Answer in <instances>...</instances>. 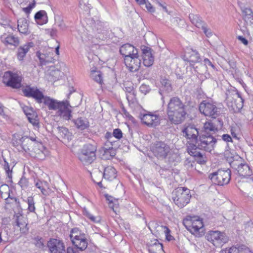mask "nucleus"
Masks as SVG:
<instances>
[{"mask_svg": "<svg viewBox=\"0 0 253 253\" xmlns=\"http://www.w3.org/2000/svg\"><path fill=\"white\" fill-rule=\"evenodd\" d=\"M223 125V121L220 119L214 121L206 122L195 143H189L187 144V150L188 154L191 156L201 158L203 155L197 149L209 152L213 150L217 142L214 134L222 127Z\"/></svg>", "mask_w": 253, "mask_h": 253, "instance_id": "obj_1", "label": "nucleus"}, {"mask_svg": "<svg viewBox=\"0 0 253 253\" xmlns=\"http://www.w3.org/2000/svg\"><path fill=\"white\" fill-rule=\"evenodd\" d=\"M187 106L178 97H171L168 104L167 114L169 121L178 125L186 119Z\"/></svg>", "mask_w": 253, "mask_h": 253, "instance_id": "obj_2", "label": "nucleus"}, {"mask_svg": "<svg viewBox=\"0 0 253 253\" xmlns=\"http://www.w3.org/2000/svg\"><path fill=\"white\" fill-rule=\"evenodd\" d=\"M42 103L50 110H57V114L64 120H69L72 117L71 107L68 101H58L56 99L45 96Z\"/></svg>", "mask_w": 253, "mask_h": 253, "instance_id": "obj_3", "label": "nucleus"}, {"mask_svg": "<svg viewBox=\"0 0 253 253\" xmlns=\"http://www.w3.org/2000/svg\"><path fill=\"white\" fill-rule=\"evenodd\" d=\"M150 150L153 155L160 160L166 159L171 153L170 145L162 140L153 142L150 146Z\"/></svg>", "mask_w": 253, "mask_h": 253, "instance_id": "obj_4", "label": "nucleus"}, {"mask_svg": "<svg viewBox=\"0 0 253 253\" xmlns=\"http://www.w3.org/2000/svg\"><path fill=\"white\" fill-rule=\"evenodd\" d=\"M190 190L186 187H179L172 193V199L179 208H182L190 202L191 198Z\"/></svg>", "mask_w": 253, "mask_h": 253, "instance_id": "obj_5", "label": "nucleus"}, {"mask_svg": "<svg viewBox=\"0 0 253 253\" xmlns=\"http://www.w3.org/2000/svg\"><path fill=\"white\" fill-rule=\"evenodd\" d=\"M96 151L95 145L90 143L86 144L83 146L79 153V159L84 165H90L96 159Z\"/></svg>", "mask_w": 253, "mask_h": 253, "instance_id": "obj_6", "label": "nucleus"}, {"mask_svg": "<svg viewBox=\"0 0 253 253\" xmlns=\"http://www.w3.org/2000/svg\"><path fill=\"white\" fill-rule=\"evenodd\" d=\"M184 224L187 229L195 236L200 237L204 235V224L199 217L187 216L184 220Z\"/></svg>", "mask_w": 253, "mask_h": 253, "instance_id": "obj_7", "label": "nucleus"}, {"mask_svg": "<svg viewBox=\"0 0 253 253\" xmlns=\"http://www.w3.org/2000/svg\"><path fill=\"white\" fill-rule=\"evenodd\" d=\"M200 112L206 116L216 118L220 113V108L215 102L212 101L204 100L199 105Z\"/></svg>", "mask_w": 253, "mask_h": 253, "instance_id": "obj_8", "label": "nucleus"}, {"mask_svg": "<svg viewBox=\"0 0 253 253\" xmlns=\"http://www.w3.org/2000/svg\"><path fill=\"white\" fill-rule=\"evenodd\" d=\"M226 101L229 109L234 113L239 112L243 107L244 99L238 91L226 93Z\"/></svg>", "mask_w": 253, "mask_h": 253, "instance_id": "obj_9", "label": "nucleus"}, {"mask_svg": "<svg viewBox=\"0 0 253 253\" xmlns=\"http://www.w3.org/2000/svg\"><path fill=\"white\" fill-rule=\"evenodd\" d=\"M231 172L229 169H218L217 171L211 173L209 178L215 184L223 186L229 183L231 179Z\"/></svg>", "mask_w": 253, "mask_h": 253, "instance_id": "obj_10", "label": "nucleus"}, {"mask_svg": "<svg viewBox=\"0 0 253 253\" xmlns=\"http://www.w3.org/2000/svg\"><path fill=\"white\" fill-rule=\"evenodd\" d=\"M70 237L72 244L79 248L80 251H83L87 248L88 243L85 235L81 234L78 228H74L72 229Z\"/></svg>", "mask_w": 253, "mask_h": 253, "instance_id": "obj_11", "label": "nucleus"}, {"mask_svg": "<svg viewBox=\"0 0 253 253\" xmlns=\"http://www.w3.org/2000/svg\"><path fill=\"white\" fill-rule=\"evenodd\" d=\"M206 237L208 241L211 242L216 247H221L229 240L225 233L219 231H210Z\"/></svg>", "mask_w": 253, "mask_h": 253, "instance_id": "obj_12", "label": "nucleus"}, {"mask_svg": "<svg viewBox=\"0 0 253 253\" xmlns=\"http://www.w3.org/2000/svg\"><path fill=\"white\" fill-rule=\"evenodd\" d=\"M200 132L194 125L185 124L182 127L181 135L190 143L195 142Z\"/></svg>", "mask_w": 253, "mask_h": 253, "instance_id": "obj_13", "label": "nucleus"}, {"mask_svg": "<svg viewBox=\"0 0 253 253\" xmlns=\"http://www.w3.org/2000/svg\"><path fill=\"white\" fill-rule=\"evenodd\" d=\"M3 82L8 86L19 88L21 85V78L17 74L7 71L3 76Z\"/></svg>", "mask_w": 253, "mask_h": 253, "instance_id": "obj_14", "label": "nucleus"}, {"mask_svg": "<svg viewBox=\"0 0 253 253\" xmlns=\"http://www.w3.org/2000/svg\"><path fill=\"white\" fill-rule=\"evenodd\" d=\"M22 91L25 96L34 99L38 103H42V100L45 97L43 93L37 87L26 86L22 89Z\"/></svg>", "mask_w": 253, "mask_h": 253, "instance_id": "obj_15", "label": "nucleus"}, {"mask_svg": "<svg viewBox=\"0 0 253 253\" xmlns=\"http://www.w3.org/2000/svg\"><path fill=\"white\" fill-rule=\"evenodd\" d=\"M124 62L126 67L132 72L138 71L141 65V59L138 52L135 55H132L124 58Z\"/></svg>", "mask_w": 253, "mask_h": 253, "instance_id": "obj_16", "label": "nucleus"}, {"mask_svg": "<svg viewBox=\"0 0 253 253\" xmlns=\"http://www.w3.org/2000/svg\"><path fill=\"white\" fill-rule=\"evenodd\" d=\"M50 253H66L65 246L62 241L51 239L47 243Z\"/></svg>", "mask_w": 253, "mask_h": 253, "instance_id": "obj_17", "label": "nucleus"}, {"mask_svg": "<svg viewBox=\"0 0 253 253\" xmlns=\"http://www.w3.org/2000/svg\"><path fill=\"white\" fill-rule=\"evenodd\" d=\"M139 118L143 124L149 126H156L160 123L159 116L150 113L140 114Z\"/></svg>", "mask_w": 253, "mask_h": 253, "instance_id": "obj_18", "label": "nucleus"}, {"mask_svg": "<svg viewBox=\"0 0 253 253\" xmlns=\"http://www.w3.org/2000/svg\"><path fill=\"white\" fill-rule=\"evenodd\" d=\"M47 153V150L42 144L38 142L29 153L32 157L42 160L45 159Z\"/></svg>", "mask_w": 253, "mask_h": 253, "instance_id": "obj_19", "label": "nucleus"}, {"mask_svg": "<svg viewBox=\"0 0 253 253\" xmlns=\"http://www.w3.org/2000/svg\"><path fill=\"white\" fill-rule=\"evenodd\" d=\"M57 132V137L63 143L69 142L72 139V134L68 129L63 126H58L54 128Z\"/></svg>", "mask_w": 253, "mask_h": 253, "instance_id": "obj_20", "label": "nucleus"}, {"mask_svg": "<svg viewBox=\"0 0 253 253\" xmlns=\"http://www.w3.org/2000/svg\"><path fill=\"white\" fill-rule=\"evenodd\" d=\"M38 141L36 140V137L23 136L22 141V151L30 153L32 148L35 146Z\"/></svg>", "mask_w": 253, "mask_h": 253, "instance_id": "obj_21", "label": "nucleus"}, {"mask_svg": "<svg viewBox=\"0 0 253 253\" xmlns=\"http://www.w3.org/2000/svg\"><path fill=\"white\" fill-rule=\"evenodd\" d=\"M120 53L124 57H129L132 55H135L138 52L137 49L136 48L132 45L126 43L123 45L120 48Z\"/></svg>", "mask_w": 253, "mask_h": 253, "instance_id": "obj_22", "label": "nucleus"}, {"mask_svg": "<svg viewBox=\"0 0 253 253\" xmlns=\"http://www.w3.org/2000/svg\"><path fill=\"white\" fill-rule=\"evenodd\" d=\"M143 54V64L146 67H150L153 64L154 57L152 53V50L148 47L144 46L142 48Z\"/></svg>", "mask_w": 253, "mask_h": 253, "instance_id": "obj_23", "label": "nucleus"}, {"mask_svg": "<svg viewBox=\"0 0 253 253\" xmlns=\"http://www.w3.org/2000/svg\"><path fill=\"white\" fill-rule=\"evenodd\" d=\"M53 53L50 52L42 53L40 51L36 53V55L40 60V65L43 66L50 63H52L54 59Z\"/></svg>", "mask_w": 253, "mask_h": 253, "instance_id": "obj_24", "label": "nucleus"}, {"mask_svg": "<svg viewBox=\"0 0 253 253\" xmlns=\"http://www.w3.org/2000/svg\"><path fill=\"white\" fill-rule=\"evenodd\" d=\"M147 246L150 253H163L164 252L163 244L157 239L151 240L148 243Z\"/></svg>", "mask_w": 253, "mask_h": 253, "instance_id": "obj_25", "label": "nucleus"}, {"mask_svg": "<svg viewBox=\"0 0 253 253\" xmlns=\"http://www.w3.org/2000/svg\"><path fill=\"white\" fill-rule=\"evenodd\" d=\"M184 60L191 63H198L200 61L201 58L198 51L189 49L185 53Z\"/></svg>", "mask_w": 253, "mask_h": 253, "instance_id": "obj_26", "label": "nucleus"}, {"mask_svg": "<svg viewBox=\"0 0 253 253\" xmlns=\"http://www.w3.org/2000/svg\"><path fill=\"white\" fill-rule=\"evenodd\" d=\"M113 137V133H111L110 132H107L105 134V138L106 139H107V141L105 143V146L107 147H105V152L106 153L109 152L111 154L110 156L111 157H113L115 155L112 147V144L111 141Z\"/></svg>", "mask_w": 253, "mask_h": 253, "instance_id": "obj_27", "label": "nucleus"}, {"mask_svg": "<svg viewBox=\"0 0 253 253\" xmlns=\"http://www.w3.org/2000/svg\"><path fill=\"white\" fill-rule=\"evenodd\" d=\"M34 18L38 24L42 25L48 22L47 13L44 10H40L35 15Z\"/></svg>", "mask_w": 253, "mask_h": 253, "instance_id": "obj_28", "label": "nucleus"}, {"mask_svg": "<svg viewBox=\"0 0 253 253\" xmlns=\"http://www.w3.org/2000/svg\"><path fill=\"white\" fill-rule=\"evenodd\" d=\"M117 172L115 169L111 166H108L104 169L103 177L108 180L111 181L117 176Z\"/></svg>", "mask_w": 253, "mask_h": 253, "instance_id": "obj_29", "label": "nucleus"}, {"mask_svg": "<svg viewBox=\"0 0 253 253\" xmlns=\"http://www.w3.org/2000/svg\"><path fill=\"white\" fill-rule=\"evenodd\" d=\"M238 172L240 176L246 177L252 173L249 166L246 163H240L237 168Z\"/></svg>", "mask_w": 253, "mask_h": 253, "instance_id": "obj_30", "label": "nucleus"}, {"mask_svg": "<svg viewBox=\"0 0 253 253\" xmlns=\"http://www.w3.org/2000/svg\"><path fill=\"white\" fill-rule=\"evenodd\" d=\"M33 46L32 42H29L23 46H20L17 49V56L19 60L22 61L25 56L26 53L29 50L30 47Z\"/></svg>", "mask_w": 253, "mask_h": 253, "instance_id": "obj_31", "label": "nucleus"}, {"mask_svg": "<svg viewBox=\"0 0 253 253\" xmlns=\"http://www.w3.org/2000/svg\"><path fill=\"white\" fill-rule=\"evenodd\" d=\"M18 29L20 33L24 34H28L29 24L27 19L22 18L18 20Z\"/></svg>", "mask_w": 253, "mask_h": 253, "instance_id": "obj_32", "label": "nucleus"}, {"mask_svg": "<svg viewBox=\"0 0 253 253\" xmlns=\"http://www.w3.org/2000/svg\"><path fill=\"white\" fill-rule=\"evenodd\" d=\"M242 13L243 14L244 20L247 23L253 24V12L251 8L241 7Z\"/></svg>", "mask_w": 253, "mask_h": 253, "instance_id": "obj_33", "label": "nucleus"}, {"mask_svg": "<svg viewBox=\"0 0 253 253\" xmlns=\"http://www.w3.org/2000/svg\"><path fill=\"white\" fill-rule=\"evenodd\" d=\"M74 122L76 127L81 130H84L89 126L88 121L85 118H79L74 120Z\"/></svg>", "mask_w": 253, "mask_h": 253, "instance_id": "obj_34", "label": "nucleus"}, {"mask_svg": "<svg viewBox=\"0 0 253 253\" xmlns=\"http://www.w3.org/2000/svg\"><path fill=\"white\" fill-rule=\"evenodd\" d=\"M27 223L26 219L23 216H18L16 219V225L20 228L21 232L23 233H26L28 231L27 228Z\"/></svg>", "mask_w": 253, "mask_h": 253, "instance_id": "obj_35", "label": "nucleus"}, {"mask_svg": "<svg viewBox=\"0 0 253 253\" xmlns=\"http://www.w3.org/2000/svg\"><path fill=\"white\" fill-rule=\"evenodd\" d=\"M189 18L193 24L200 28L205 23L198 15L191 13L189 15Z\"/></svg>", "mask_w": 253, "mask_h": 253, "instance_id": "obj_36", "label": "nucleus"}, {"mask_svg": "<svg viewBox=\"0 0 253 253\" xmlns=\"http://www.w3.org/2000/svg\"><path fill=\"white\" fill-rule=\"evenodd\" d=\"M10 188L6 184L0 186V194L2 198L6 200L10 197Z\"/></svg>", "mask_w": 253, "mask_h": 253, "instance_id": "obj_37", "label": "nucleus"}, {"mask_svg": "<svg viewBox=\"0 0 253 253\" xmlns=\"http://www.w3.org/2000/svg\"><path fill=\"white\" fill-rule=\"evenodd\" d=\"M90 77L96 82L100 84H102V74L100 71L92 70L90 73Z\"/></svg>", "mask_w": 253, "mask_h": 253, "instance_id": "obj_38", "label": "nucleus"}, {"mask_svg": "<svg viewBox=\"0 0 253 253\" xmlns=\"http://www.w3.org/2000/svg\"><path fill=\"white\" fill-rule=\"evenodd\" d=\"M4 42L10 45L17 46L19 44V41L17 37L13 35H10L5 38Z\"/></svg>", "mask_w": 253, "mask_h": 253, "instance_id": "obj_39", "label": "nucleus"}, {"mask_svg": "<svg viewBox=\"0 0 253 253\" xmlns=\"http://www.w3.org/2000/svg\"><path fill=\"white\" fill-rule=\"evenodd\" d=\"M26 117L29 122L34 126L39 125V120L38 119V115L35 111L30 114V115H27Z\"/></svg>", "mask_w": 253, "mask_h": 253, "instance_id": "obj_40", "label": "nucleus"}, {"mask_svg": "<svg viewBox=\"0 0 253 253\" xmlns=\"http://www.w3.org/2000/svg\"><path fill=\"white\" fill-rule=\"evenodd\" d=\"M34 244L37 248L42 250H45L46 246L44 244V240L43 238L38 236L34 239Z\"/></svg>", "mask_w": 253, "mask_h": 253, "instance_id": "obj_41", "label": "nucleus"}, {"mask_svg": "<svg viewBox=\"0 0 253 253\" xmlns=\"http://www.w3.org/2000/svg\"><path fill=\"white\" fill-rule=\"evenodd\" d=\"M23 139V136L18 138H16L14 136V138L12 140V144L13 146L17 148L19 151H22V141Z\"/></svg>", "mask_w": 253, "mask_h": 253, "instance_id": "obj_42", "label": "nucleus"}, {"mask_svg": "<svg viewBox=\"0 0 253 253\" xmlns=\"http://www.w3.org/2000/svg\"><path fill=\"white\" fill-rule=\"evenodd\" d=\"M159 230L163 231L166 236V239L167 241H170L173 240V237L170 234V230L166 226H160L158 227Z\"/></svg>", "mask_w": 253, "mask_h": 253, "instance_id": "obj_43", "label": "nucleus"}, {"mask_svg": "<svg viewBox=\"0 0 253 253\" xmlns=\"http://www.w3.org/2000/svg\"><path fill=\"white\" fill-rule=\"evenodd\" d=\"M193 68L197 73L199 74H204L206 73L207 71L206 70V67L205 66L204 63L198 62L197 65L195 67L193 66Z\"/></svg>", "mask_w": 253, "mask_h": 253, "instance_id": "obj_44", "label": "nucleus"}, {"mask_svg": "<svg viewBox=\"0 0 253 253\" xmlns=\"http://www.w3.org/2000/svg\"><path fill=\"white\" fill-rule=\"evenodd\" d=\"M125 91L129 93V95H126V98L128 101H129L130 97H131L130 95H134L133 92V87L132 85H131V83H126L125 85Z\"/></svg>", "mask_w": 253, "mask_h": 253, "instance_id": "obj_45", "label": "nucleus"}, {"mask_svg": "<svg viewBox=\"0 0 253 253\" xmlns=\"http://www.w3.org/2000/svg\"><path fill=\"white\" fill-rule=\"evenodd\" d=\"M161 82L164 89L168 92L172 90V87L169 80L167 79H163Z\"/></svg>", "mask_w": 253, "mask_h": 253, "instance_id": "obj_46", "label": "nucleus"}, {"mask_svg": "<svg viewBox=\"0 0 253 253\" xmlns=\"http://www.w3.org/2000/svg\"><path fill=\"white\" fill-rule=\"evenodd\" d=\"M27 203L28 205V210L30 212H35V202L33 198L32 197H28L27 200Z\"/></svg>", "mask_w": 253, "mask_h": 253, "instance_id": "obj_47", "label": "nucleus"}, {"mask_svg": "<svg viewBox=\"0 0 253 253\" xmlns=\"http://www.w3.org/2000/svg\"><path fill=\"white\" fill-rule=\"evenodd\" d=\"M2 165L3 169L5 170L7 177L11 179L12 178V170L10 169L8 163L5 159H3V163Z\"/></svg>", "mask_w": 253, "mask_h": 253, "instance_id": "obj_48", "label": "nucleus"}, {"mask_svg": "<svg viewBox=\"0 0 253 253\" xmlns=\"http://www.w3.org/2000/svg\"><path fill=\"white\" fill-rule=\"evenodd\" d=\"M18 184L23 189H26L29 185L28 179L23 176L19 180Z\"/></svg>", "mask_w": 253, "mask_h": 253, "instance_id": "obj_49", "label": "nucleus"}, {"mask_svg": "<svg viewBox=\"0 0 253 253\" xmlns=\"http://www.w3.org/2000/svg\"><path fill=\"white\" fill-rule=\"evenodd\" d=\"M203 63L206 67L207 71L208 69H211L213 71L215 70V67L214 64L208 58H205L203 61Z\"/></svg>", "mask_w": 253, "mask_h": 253, "instance_id": "obj_50", "label": "nucleus"}, {"mask_svg": "<svg viewBox=\"0 0 253 253\" xmlns=\"http://www.w3.org/2000/svg\"><path fill=\"white\" fill-rule=\"evenodd\" d=\"M43 184V183L42 181H39L35 183V186H36L37 188L40 189L41 192L43 195L46 196L47 195V192L46 190V189L44 188Z\"/></svg>", "mask_w": 253, "mask_h": 253, "instance_id": "obj_51", "label": "nucleus"}, {"mask_svg": "<svg viewBox=\"0 0 253 253\" xmlns=\"http://www.w3.org/2000/svg\"><path fill=\"white\" fill-rule=\"evenodd\" d=\"M36 2L34 0L33 2L30 3L26 7L23 8V11H24L27 15L28 17L29 14L30 13L32 9L35 6Z\"/></svg>", "mask_w": 253, "mask_h": 253, "instance_id": "obj_52", "label": "nucleus"}, {"mask_svg": "<svg viewBox=\"0 0 253 253\" xmlns=\"http://www.w3.org/2000/svg\"><path fill=\"white\" fill-rule=\"evenodd\" d=\"M244 251L243 248L233 246L229 249L227 253H243Z\"/></svg>", "mask_w": 253, "mask_h": 253, "instance_id": "obj_53", "label": "nucleus"}, {"mask_svg": "<svg viewBox=\"0 0 253 253\" xmlns=\"http://www.w3.org/2000/svg\"><path fill=\"white\" fill-rule=\"evenodd\" d=\"M84 215H85L87 218H88L91 221L93 222H97L99 221V219L97 217H95L88 211L85 210L84 211Z\"/></svg>", "mask_w": 253, "mask_h": 253, "instance_id": "obj_54", "label": "nucleus"}, {"mask_svg": "<svg viewBox=\"0 0 253 253\" xmlns=\"http://www.w3.org/2000/svg\"><path fill=\"white\" fill-rule=\"evenodd\" d=\"M113 135L116 138L120 139L123 137V133L120 129L116 128L113 130Z\"/></svg>", "mask_w": 253, "mask_h": 253, "instance_id": "obj_55", "label": "nucleus"}, {"mask_svg": "<svg viewBox=\"0 0 253 253\" xmlns=\"http://www.w3.org/2000/svg\"><path fill=\"white\" fill-rule=\"evenodd\" d=\"M201 28L203 30V32L205 33V34L208 37H210L212 35V33L211 31L209 29L207 28V25L205 23L202 25V26L201 27Z\"/></svg>", "mask_w": 253, "mask_h": 253, "instance_id": "obj_56", "label": "nucleus"}, {"mask_svg": "<svg viewBox=\"0 0 253 253\" xmlns=\"http://www.w3.org/2000/svg\"><path fill=\"white\" fill-rule=\"evenodd\" d=\"M194 164V162H191L189 158L186 159L184 161V166L188 169L193 168Z\"/></svg>", "mask_w": 253, "mask_h": 253, "instance_id": "obj_57", "label": "nucleus"}, {"mask_svg": "<svg viewBox=\"0 0 253 253\" xmlns=\"http://www.w3.org/2000/svg\"><path fill=\"white\" fill-rule=\"evenodd\" d=\"M139 90L142 93L146 94L149 92L150 89L149 86L146 84H142L139 87Z\"/></svg>", "mask_w": 253, "mask_h": 253, "instance_id": "obj_58", "label": "nucleus"}, {"mask_svg": "<svg viewBox=\"0 0 253 253\" xmlns=\"http://www.w3.org/2000/svg\"><path fill=\"white\" fill-rule=\"evenodd\" d=\"M105 197L106 198V200L109 201V207L113 210V200L114 198L112 196L109 195L108 194H106L105 195Z\"/></svg>", "mask_w": 253, "mask_h": 253, "instance_id": "obj_59", "label": "nucleus"}, {"mask_svg": "<svg viewBox=\"0 0 253 253\" xmlns=\"http://www.w3.org/2000/svg\"><path fill=\"white\" fill-rule=\"evenodd\" d=\"M79 249L76 247H69L67 248L66 253H80L79 251Z\"/></svg>", "mask_w": 253, "mask_h": 253, "instance_id": "obj_60", "label": "nucleus"}, {"mask_svg": "<svg viewBox=\"0 0 253 253\" xmlns=\"http://www.w3.org/2000/svg\"><path fill=\"white\" fill-rule=\"evenodd\" d=\"M23 110L26 116L30 115V114L34 111L33 108L26 106L23 108Z\"/></svg>", "mask_w": 253, "mask_h": 253, "instance_id": "obj_61", "label": "nucleus"}, {"mask_svg": "<svg viewBox=\"0 0 253 253\" xmlns=\"http://www.w3.org/2000/svg\"><path fill=\"white\" fill-rule=\"evenodd\" d=\"M145 5L146 8L150 12L152 13L155 11L154 7H153L152 4L149 2L148 0H147V2H146Z\"/></svg>", "mask_w": 253, "mask_h": 253, "instance_id": "obj_62", "label": "nucleus"}, {"mask_svg": "<svg viewBox=\"0 0 253 253\" xmlns=\"http://www.w3.org/2000/svg\"><path fill=\"white\" fill-rule=\"evenodd\" d=\"M222 138L223 140H224L225 142H232V139L230 135L228 134H224L222 136Z\"/></svg>", "mask_w": 253, "mask_h": 253, "instance_id": "obj_63", "label": "nucleus"}, {"mask_svg": "<svg viewBox=\"0 0 253 253\" xmlns=\"http://www.w3.org/2000/svg\"><path fill=\"white\" fill-rule=\"evenodd\" d=\"M237 39L244 45H247L248 44V41L243 36H239L237 37Z\"/></svg>", "mask_w": 253, "mask_h": 253, "instance_id": "obj_64", "label": "nucleus"}]
</instances>
